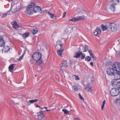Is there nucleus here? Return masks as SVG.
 <instances>
[{"instance_id": "obj_1", "label": "nucleus", "mask_w": 120, "mask_h": 120, "mask_svg": "<svg viewBox=\"0 0 120 120\" xmlns=\"http://www.w3.org/2000/svg\"><path fill=\"white\" fill-rule=\"evenodd\" d=\"M112 67L116 71L114 76L115 79L118 80L120 79V63L118 62L115 63L112 65Z\"/></svg>"}, {"instance_id": "obj_2", "label": "nucleus", "mask_w": 120, "mask_h": 120, "mask_svg": "<svg viewBox=\"0 0 120 120\" xmlns=\"http://www.w3.org/2000/svg\"><path fill=\"white\" fill-rule=\"evenodd\" d=\"M32 57L34 60L37 61L36 63L37 65H39L42 63V61L41 59L42 55L40 53L38 52L34 53L32 55Z\"/></svg>"}, {"instance_id": "obj_3", "label": "nucleus", "mask_w": 120, "mask_h": 120, "mask_svg": "<svg viewBox=\"0 0 120 120\" xmlns=\"http://www.w3.org/2000/svg\"><path fill=\"white\" fill-rule=\"evenodd\" d=\"M34 2H32L29 5L26 11V12L29 15L31 14L33 11V7L35 5Z\"/></svg>"}, {"instance_id": "obj_4", "label": "nucleus", "mask_w": 120, "mask_h": 120, "mask_svg": "<svg viewBox=\"0 0 120 120\" xmlns=\"http://www.w3.org/2000/svg\"><path fill=\"white\" fill-rule=\"evenodd\" d=\"M120 91L119 89L116 88H112L110 92L111 95L112 96H117L119 93Z\"/></svg>"}, {"instance_id": "obj_5", "label": "nucleus", "mask_w": 120, "mask_h": 120, "mask_svg": "<svg viewBox=\"0 0 120 120\" xmlns=\"http://www.w3.org/2000/svg\"><path fill=\"white\" fill-rule=\"evenodd\" d=\"M12 10V8H10L9 11L7 12V13H3L1 14L0 15L2 18H3L6 17L7 15H11L12 14L13 12L14 13L16 12V10H15V11H13L12 12L11 11Z\"/></svg>"}, {"instance_id": "obj_6", "label": "nucleus", "mask_w": 120, "mask_h": 120, "mask_svg": "<svg viewBox=\"0 0 120 120\" xmlns=\"http://www.w3.org/2000/svg\"><path fill=\"white\" fill-rule=\"evenodd\" d=\"M114 69L111 68H108L107 70V73L109 75L112 76L115 73L114 68Z\"/></svg>"}, {"instance_id": "obj_7", "label": "nucleus", "mask_w": 120, "mask_h": 120, "mask_svg": "<svg viewBox=\"0 0 120 120\" xmlns=\"http://www.w3.org/2000/svg\"><path fill=\"white\" fill-rule=\"evenodd\" d=\"M38 119L39 120H44V116L43 113L40 112L38 113Z\"/></svg>"}, {"instance_id": "obj_8", "label": "nucleus", "mask_w": 120, "mask_h": 120, "mask_svg": "<svg viewBox=\"0 0 120 120\" xmlns=\"http://www.w3.org/2000/svg\"><path fill=\"white\" fill-rule=\"evenodd\" d=\"M41 11V8L38 6L33 7V11L35 13L40 12Z\"/></svg>"}, {"instance_id": "obj_9", "label": "nucleus", "mask_w": 120, "mask_h": 120, "mask_svg": "<svg viewBox=\"0 0 120 120\" xmlns=\"http://www.w3.org/2000/svg\"><path fill=\"white\" fill-rule=\"evenodd\" d=\"M74 20L75 22L77 21L80 20H83L85 18L84 16H79L76 17H74Z\"/></svg>"}, {"instance_id": "obj_10", "label": "nucleus", "mask_w": 120, "mask_h": 120, "mask_svg": "<svg viewBox=\"0 0 120 120\" xmlns=\"http://www.w3.org/2000/svg\"><path fill=\"white\" fill-rule=\"evenodd\" d=\"M82 52L79 51V52H76L75 53L74 57L76 58H78L79 57Z\"/></svg>"}, {"instance_id": "obj_11", "label": "nucleus", "mask_w": 120, "mask_h": 120, "mask_svg": "<svg viewBox=\"0 0 120 120\" xmlns=\"http://www.w3.org/2000/svg\"><path fill=\"white\" fill-rule=\"evenodd\" d=\"M63 44L60 41H58L56 42V45L55 46V47L57 48L58 46H60V48H62L63 46Z\"/></svg>"}, {"instance_id": "obj_12", "label": "nucleus", "mask_w": 120, "mask_h": 120, "mask_svg": "<svg viewBox=\"0 0 120 120\" xmlns=\"http://www.w3.org/2000/svg\"><path fill=\"white\" fill-rule=\"evenodd\" d=\"M101 32V29L99 28H97L94 31V34L95 35H97L98 34H100Z\"/></svg>"}, {"instance_id": "obj_13", "label": "nucleus", "mask_w": 120, "mask_h": 120, "mask_svg": "<svg viewBox=\"0 0 120 120\" xmlns=\"http://www.w3.org/2000/svg\"><path fill=\"white\" fill-rule=\"evenodd\" d=\"M11 24L13 25V28L16 29L17 28L19 27V26L16 21H14L11 23Z\"/></svg>"}, {"instance_id": "obj_14", "label": "nucleus", "mask_w": 120, "mask_h": 120, "mask_svg": "<svg viewBox=\"0 0 120 120\" xmlns=\"http://www.w3.org/2000/svg\"><path fill=\"white\" fill-rule=\"evenodd\" d=\"M5 41L4 40L3 38H0V47H3L5 45Z\"/></svg>"}, {"instance_id": "obj_15", "label": "nucleus", "mask_w": 120, "mask_h": 120, "mask_svg": "<svg viewBox=\"0 0 120 120\" xmlns=\"http://www.w3.org/2000/svg\"><path fill=\"white\" fill-rule=\"evenodd\" d=\"M113 24H114L113 23H108V28H109V29H110V30H111L112 31V29H113V27L112 26Z\"/></svg>"}, {"instance_id": "obj_16", "label": "nucleus", "mask_w": 120, "mask_h": 120, "mask_svg": "<svg viewBox=\"0 0 120 120\" xmlns=\"http://www.w3.org/2000/svg\"><path fill=\"white\" fill-rule=\"evenodd\" d=\"M15 64H12L10 65L9 67V70L11 72H13V70L14 68Z\"/></svg>"}, {"instance_id": "obj_17", "label": "nucleus", "mask_w": 120, "mask_h": 120, "mask_svg": "<svg viewBox=\"0 0 120 120\" xmlns=\"http://www.w3.org/2000/svg\"><path fill=\"white\" fill-rule=\"evenodd\" d=\"M63 49L62 48H60V49L58 50L57 51V52L58 55H59L60 56H61L62 53L63 52Z\"/></svg>"}, {"instance_id": "obj_18", "label": "nucleus", "mask_w": 120, "mask_h": 120, "mask_svg": "<svg viewBox=\"0 0 120 120\" xmlns=\"http://www.w3.org/2000/svg\"><path fill=\"white\" fill-rule=\"evenodd\" d=\"M117 82H118V81L115 79H113L111 82L112 86H115L116 85V86Z\"/></svg>"}, {"instance_id": "obj_19", "label": "nucleus", "mask_w": 120, "mask_h": 120, "mask_svg": "<svg viewBox=\"0 0 120 120\" xmlns=\"http://www.w3.org/2000/svg\"><path fill=\"white\" fill-rule=\"evenodd\" d=\"M115 5L111 3L110 7V8L111 11L113 12H114L115 10Z\"/></svg>"}, {"instance_id": "obj_20", "label": "nucleus", "mask_w": 120, "mask_h": 120, "mask_svg": "<svg viewBox=\"0 0 120 120\" xmlns=\"http://www.w3.org/2000/svg\"><path fill=\"white\" fill-rule=\"evenodd\" d=\"M85 89L86 91L88 92H91L92 90L91 87L90 86H87L85 88Z\"/></svg>"}, {"instance_id": "obj_21", "label": "nucleus", "mask_w": 120, "mask_h": 120, "mask_svg": "<svg viewBox=\"0 0 120 120\" xmlns=\"http://www.w3.org/2000/svg\"><path fill=\"white\" fill-rule=\"evenodd\" d=\"M33 34H36L38 31V29L37 28L34 27L32 30Z\"/></svg>"}, {"instance_id": "obj_22", "label": "nucleus", "mask_w": 120, "mask_h": 120, "mask_svg": "<svg viewBox=\"0 0 120 120\" xmlns=\"http://www.w3.org/2000/svg\"><path fill=\"white\" fill-rule=\"evenodd\" d=\"M119 2V0H113L111 2V3L115 5L118 4Z\"/></svg>"}, {"instance_id": "obj_23", "label": "nucleus", "mask_w": 120, "mask_h": 120, "mask_svg": "<svg viewBox=\"0 0 120 120\" xmlns=\"http://www.w3.org/2000/svg\"><path fill=\"white\" fill-rule=\"evenodd\" d=\"M72 89L74 91H77L78 90V86L76 85H74L72 87Z\"/></svg>"}, {"instance_id": "obj_24", "label": "nucleus", "mask_w": 120, "mask_h": 120, "mask_svg": "<svg viewBox=\"0 0 120 120\" xmlns=\"http://www.w3.org/2000/svg\"><path fill=\"white\" fill-rule=\"evenodd\" d=\"M29 35V33L28 32H27L23 34L22 36L23 38H25L28 37Z\"/></svg>"}, {"instance_id": "obj_25", "label": "nucleus", "mask_w": 120, "mask_h": 120, "mask_svg": "<svg viewBox=\"0 0 120 120\" xmlns=\"http://www.w3.org/2000/svg\"><path fill=\"white\" fill-rule=\"evenodd\" d=\"M10 49V48L9 46H5L3 48V50L5 52H7Z\"/></svg>"}, {"instance_id": "obj_26", "label": "nucleus", "mask_w": 120, "mask_h": 120, "mask_svg": "<svg viewBox=\"0 0 120 120\" xmlns=\"http://www.w3.org/2000/svg\"><path fill=\"white\" fill-rule=\"evenodd\" d=\"M62 64H63V65H60V67L61 68L63 67L64 66H66L67 64V62L66 60H64L62 62Z\"/></svg>"}, {"instance_id": "obj_27", "label": "nucleus", "mask_w": 120, "mask_h": 120, "mask_svg": "<svg viewBox=\"0 0 120 120\" xmlns=\"http://www.w3.org/2000/svg\"><path fill=\"white\" fill-rule=\"evenodd\" d=\"M47 12L52 18L54 19V18L55 17V15L52 14V13H50L49 11H47Z\"/></svg>"}, {"instance_id": "obj_28", "label": "nucleus", "mask_w": 120, "mask_h": 120, "mask_svg": "<svg viewBox=\"0 0 120 120\" xmlns=\"http://www.w3.org/2000/svg\"><path fill=\"white\" fill-rule=\"evenodd\" d=\"M107 27H106L104 25L102 24L101 26L102 29L103 31H104L107 29H109L108 28V23L107 25Z\"/></svg>"}, {"instance_id": "obj_29", "label": "nucleus", "mask_w": 120, "mask_h": 120, "mask_svg": "<svg viewBox=\"0 0 120 120\" xmlns=\"http://www.w3.org/2000/svg\"><path fill=\"white\" fill-rule=\"evenodd\" d=\"M72 76L73 78H75V79L76 81L80 79L79 78L78 75H73Z\"/></svg>"}, {"instance_id": "obj_30", "label": "nucleus", "mask_w": 120, "mask_h": 120, "mask_svg": "<svg viewBox=\"0 0 120 120\" xmlns=\"http://www.w3.org/2000/svg\"><path fill=\"white\" fill-rule=\"evenodd\" d=\"M88 46L87 45H85L83 47V48L84 49V52H86L88 50Z\"/></svg>"}, {"instance_id": "obj_31", "label": "nucleus", "mask_w": 120, "mask_h": 120, "mask_svg": "<svg viewBox=\"0 0 120 120\" xmlns=\"http://www.w3.org/2000/svg\"><path fill=\"white\" fill-rule=\"evenodd\" d=\"M105 100H104L102 102V105L101 106V110H104V108L105 106Z\"/></svg>"}, {"instance_id": "obj_32", "label": "nucleus", "mask_w": 120, "mask_h": 120, "mask_svg": "<svg viewBox=\"0 0 120 120\" xmlns=\"http://www.w3.org/2000/svg\"><path fill=\"white\" fill-rule=\"evenodd\" d=\"M116 103L117 105L120 106V98L116 99Z\"/></svg>"}, {"instance_id": "obj_33", "label": "nucleus", "mask_w": 120, "mask_h": 120, "mask_svg": "<svg viewBox=\"0 0 120 120\" xmlns=\"http://www.w3.org/2000/svg\"><path fill=\"white\" fill-rule=\"evenodd\" d=\"M38 101V100L37 99L35 100H29V102L31 103H33L34 102H36Z\"/></svg>"}, {"instance_id": "obj_34", "label": "nucleus", "mask_w": 120, "mask_h": 120, "mask_svg": "<svg viewBox=\"0 0 120 120\" xmlns=\"http://www.w3.org/2000/svg\"><path fill=\"white\" fill-rule=\"evenodd\" d=\"M112 26L113 27V29H112V31H115L117 29V27L116 25L115 24H113Z\"/></svg>"}, {"instance_id": "obj_35", "label": "nucleus", "mask_w": 120, "mask_h": 120, "mask_svg": "<svg viewBox=\"0 0 120 120\" xmlns=\"http://www.w3.org/2000/svg\"><path fill=\"white\" fill-rule=\"evenodd\" d=\"M25 52H25L22 56L20 57L19 58L17 59V60L18 61H20L22 59L23 56H24Z\"/></svg>"}, {"instance_id": "obj_36", "label": "nucleus", "mask_w": 120, "mask_h": 120, "mask_svg": "<svg viewBox=\"0 0 120 120\" xmlns=\"http://www.w3.org/2000/svg\"><path fill=\"white\" fill-rule=\"evenodd\" d=\"M62 111L64 112L65 114H69L68 111L66 109H62Z\"/></svg>"}, {"instance_id": "obj_37", "label": "nucleus", "mask_w": 120, "mask_h": 120, "mask_svg": "<svg viewBox=\"0 0 120 120\" xmlns=\"http://www.w3.org/2000/svg\"><path fill=\"white\" fill-rule=\"evenodd\" d=\"M91 59V57L89 56H87L85 58L86 60L87 61H90V60Z\"/></svg>"}, {"instance_id": "obj_38", "label": "nucleus", "mask_w": 120, "mask_h": 120, "mask_svg": "<svg viewBox=\"0 0 120 120\" xmlns=\"http://www.w3.org/2000/svg\"><path fill=\"white\" fill-rule=\"evenodd\" d=\"M116 86L118 88L120 89V81L117 82L116 84Z\"/></svg>"}, {"instance_id": "obj_39", "label": "nucleus", "mask_w": 120, "mask_h": 120, "mask_svg": "<svg viewBox=\"0 0 120 120\" xmlns=\"http://www.w3.org/2000/svg\"><path fill=\"white\" fill-rule=\"evenodd\" d=\"M79 97L80 99L83 101L84 100V99L83 98V97L81 95L80 93L79 94Z\"/></svg>"}, {"instance_id": "obj_40", "label": "nucleus", "mask_w": 120, "mask_h": 120, "mask_svg": "<svg viewBox=\"0 0 120 120\" xmlns=\"http://www.w3.org/2000/svg\"><path fill=\"white\" fill-rule=\"evenodd\" d=\"M60 72L61 74H64V70L62 68V67L61 68L60 70Z\"/></svg>"}, {"instance_id": "obj_41", "label": "nucleus", "mask_w": 120, "mask_h": 120, "mask_svg": "<svg viewBox=\"0 0 120 120\" xmlns=\"http://www.w3.org/2000/svg\"><path fill=\"white\" fill-rule=\"evenodd\" d=\"M90 55L92 57L93 59H95L94 55L93 54V53L91 54Z\"/></svg>"}, {"instance_id": "obj_42", "label": "nucleus", "mask_w": 120, "mask_h": 120, "mask_svg": "<svg viewBox=\"0 0 120 120\" xmlns=\"http://www.w3.org/2000/svg\"><path fill=\"white\" fill-rule=\"evenodd\" d=\"M81 59L82 60L84 59L85 57V56L83 55L82 54H81Z\"/></svg>"}, {"instance_id": "obj_43", "label": "nucleus", "mask_w": 120, "mask_h": 120, "mask_svg": "<svg viewBox=\"0 0 120 120\" xmlns=\"http://www.w3.org/2000/svg\"><path fill=\"white\" fill-rule=\"evenodd\" d=\"M88 52L89 53H90V55H91V54H93V52L90 49H89L88 50Z\"/></svg>"}, {"instance_id": "obj_44", "label": "nucleus", "mask_w": 120, "mask_h": 120, "mask_svg": "<svg viewBox=\"0 0 120 120\" xmlns=\"http://www.w3.org/2000/svg\"><path fill=\"white\" fill-rule=\"evenodd\" d=\"M70 28H68V29H66L65 31V32L67 33H68L69 31V30H70Z\"/></svg>"}, {"instance_id": "obj_45", "label": "nucleus", "mask_w": 120, "mask_h": 120, "mask_svg": "<svg viewBox=\"0 0 120 120\" xmlns=\"http://www.w3.org/2000/svg\"><path fill=\"white\" fill-rule=\"evenodd\" d=\"M90 80L91 81L93 82L94 81V79L93 77H92L91 78Z\"/></svg>"}, {"instance_id": "obj_46", "label": "nucleus", "mask_w": 120, "mask_h": 120, "mask_svg": "<svg viewBox=\"0 0 120 120\" xmlns=\"http://www.w3.org/2000/svg\"><path fill=\"white\" fill-rule=\"evenodd\" d=\"M68 21H72L75 22L74 17H73L72 19H69L68 20Z\"/></svg>"}, {"instance_id": "obj_47", "label": "nucleus", "mask_w": 120, "mask_h": 120, "mask_svg": "<svg viewBox=\"0 0 120 120\" xmlns=\"http://www.w3.org/2000/svg\"><path fill=\"white\" fill-rule=\"evenodd\" d=\"M66 14V12H64L63 14V15L62 16V17L63 18H64Z\"/></svg>"}, {"instance_id": "obj_48", "label": "nucleus", "mask_w": 120, "mask_h": 120, "mask_svg": "<svg viewBox=\"0 0 120 120\" xmlns=\"http://www.w3.org/2000/svg\"><path fill=\"white\" fill-rule=\"evenodd\" d=\"M44 108L45 109H46V111H51V110L50 109H47V107H44Z\"/></svg>"}, {"instance_id": "obj_49", "label": "nucleus", "mask_w": 120, "mask_h": 120, "mask_svg": "<svg viewBox=\"0 0 120 120\" xmlns=\"http://www.w3.org/2000/svg\"><path fill=\"white\" fill-rule=\"evenodd\" d=\"M74 120H81L79 118H74Z\"/></svg>"}, {"instance_id": "obj_50", "label": "nucleus", "mask_w": 120, "mask_h": 120, "mask_svg": "<svg viewBox=\"0 0 120 120\" xmlns=\"http://www.w3.org/2000/svg\"><path fill=\"white\" fill-rule=\"evenodd\" d=\"M90 64L92 66H93V63L92 62H91Z\"/></svg>"}, {"instance_id": "obj_51", "label": "nucleus", "mask_w": 120, "mask_h": 120, "mask_svg": "<svg viewBox=\"0 0 120 120\" xmlns=\"http://www.w3.org/2000/svg\"><path fill=\"white\" fill-rule=\"evenodd\" d=\"M36 107H38L40 108V107L38 105H37L36 106Z\"/></svg>"}, {"instance_id": "obj_52", "label": "nucleus", "mask_w": 120, "mask_h": 120, "mask_svg": "<svg viewBox=\"0 0 120 120\" xmlns=\"http://www.w3.org/2000/svg\"><path fill=\"white\" fill-rule=\"evenodd\" d=\"M40 108L42 109H43L44 108H44H41V107H40Z\"/></svg>"}]
</instances>
